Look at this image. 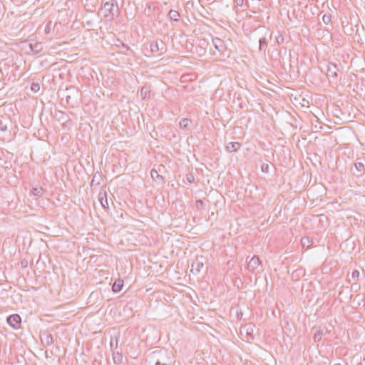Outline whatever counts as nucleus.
<instances>
[{
	"instance_id": "f257e3e1",
	"label": "nucleus",
	"mask_w": 365,
	"mask_h": 365,
	"mask_svg": "<svg viewBox=\"0 0 365 365\" xmlns=\"http://www.w3.org/2000/svg\"><path fill=\"white\" fill-rule=\"evenodd\" d=\"M150 365H174L173 356L165 349L151 352L147 359Z\"/></svg>"
},
{
	"instance_id": "f03ea898",
	"label": "nucleus",
	"mask_w": 365,
	"mask_h": 365,
	"mask_svg": "<svg viewBox=\"0 0 365 365\" xmlns=\"http://www.w3.org/2000/svg\"><path fill=\"white\" fill-rule=\"evenodd\" d=\"M115 11H118V6L116 1H114L112 0L111 1H107L104 4L103 7L102 9L105 12V16L106 17H110V19H112L115 15Z\"/></svg>"
},
{
	"instance_id": "7ed1b4c3",
	"label": "nucleus",
	"mask_w": 365,
	"mask_h": 365,
	"mask_svg": "<svg viewBox=\"0 0 365 365\" xmlns=\"http://www.w3.org/2000/svg\"><path fill=\"white\" fill-rule=\"evenodd\" d=\"M150 47L152 53L160 51L163 53L166 51V45L163 41H153L150 43Z\"/></svg>"
},
{
	"instance_id": "20e7f679",
	"label": "nucleus",
	"mask_w": 365,
	"mask_h": 365,
	"mask_svg": "<svg viewBox=\"0 0 365 365\" xmlns=\"http://www.w3.org/2000/svg\"><path fill=\"white\" fill-rule=\"evenodd\" d=\"M339 71L337 66L334 63L329 62L327 66V76L328 78L336 79L338 76V71Z\"/></svg>"
},
{
	"instance_id": "39448f33",
	"label": "nucleus",
	"mask_w": 365,
	"mask_h": 365,
	"mask_svg": "<svg viewBox=\"0 0 365 365\" xmlns=\"http://www.w3.org/2000/svg\"><path fill=\"white\" fill-rule=\"evenodd\" d=\"M7 322L11 327L16 329L20 326L21 318L17 314H12L7 318Z\"/></svg>"
},
{
	"instance_id": "423d86ee",
	"label": "nucleus",
	"mask_w": 365,
	"mask_h": 365,
	"mask_svg": "<svg viewBox=\"0 0 365 365\" xmlns=\"http://www.w3.org/2000/svg\"><path fill=\"white\" fill-rule=\"evenodd\" d=\"M255 330V325L252 323H249L242 326L240 328V334L243 335L244 334L250 339H253V333Z\"/></svg>"
},
{
	"instance_id": "0eeeda50",
	"label": "nucleus",
	"mask_w": 365,
	"mask_h": 365,
	"mask_svg": "<svg viewBox=\"0 0 365 365\" xmlns=\"http://www.w3.org/2000/svg\"><path fill=\"white\" fill-rule=\"evenodd\" d=\"M98 201L100 202L101 207L106 210L108 209L109 205L107 197L106 192H100L98 194Z\"/></svg>"
},
{
	"instance_id": "6e6552de",
	"label": "nucleus",
	"mask_w": 365,
	"mask_h": 365,
	"mask_svg": "<svg viewBox=\"0 0 365 365\" xmlns=\"http://www.w3.org/2000/svg\"><path fill=\"white\" fill-rule=\"evenodd\" d=\"M203 267V262L200 260L198 258L196 259L195 262H192L191 265V272L194 274H197Z\"/></svg>"
},
{
	"instance_id": "1a4fd4ad",
	"label": "nucleus",
	"mask_w": 365,
	"mask_h": 365,
	"mask_svg": "<svg viewBox=\"0 0 365 365\" xmlns=\"http://www.w3.org/2000/svg\"><path fill=\"white\" fill-rule=\"evenodd\" d=\"M212 44L215 48L220 53H222L225 48V44L222 39L219 38H215L212 40Z\"/></svg>"
},
{
	"instance_id": "9d476101",
	"label": "nucleus",
	"mask_w": 365,
	"mask_h": 365,
	"mask_svg": "<svg viewBox=\"0 0 365 365\" xmlns=\"http://www.w3.org/2000/svg\"><path fill=\"white\" fill-rule=\"evenodd\" d=\"M43 48V43L36 42L34 43H29V48L34 54L39 53Z\"/></svg>"
},
{
	"instance_id": "9b49d317",
	"label": "nucleus",
	"mask_w": 365,
	"mask_h": 365,
	"mask_svg": "<svg viewBox=\"0 0 365 365\" xmlns=\"http://www.w3.org/2000/svg\"><path fill=\"white\" fill-rule=\"evenodd\" d=\"M259 264L260 260L259 257L254 256L250 259L248 263V267L252 270V272H254V270H255L259 267Z\"/></svg>"
},
{
	"instance_id": "f8f14e48",
	"label": "nucleus",
	"mask_w": 365,
	"mask_h": 365,
	"mask_svg": "<svg viewBox=\"0 0 365 365\" xmlns=\"http://www.w3.org/2000/svg\"><path fill=\"white\" fill-rule=\"evenodd\" d=\"M241 147V144L237 142H230L226 146L227 152H235L237 151Z\"/></svg>"
},
{
	"instance_id": "ddd939ff",
	"label": "nucleus",
	"mask_w": 365,
	"mask_h": 365,
	"mask_svg": "<svg viewBox=\"0 0 365 365\" xmlns=\"http://www.w3.org/2000/svg\"><path fill=\"white\" fill-rule=\"evenodd\" d=\"M123 284V280L118 279L115 280V282L113 283L112 286V290L113 291V292L118 293L122 290Z\"/></svg>"
},
{
	"instance_id": "4468645a",
	"label": "nucleus",
	"mask_w": 365,
	"mask_h": 365,
	"mask_svg": "<svg viewBox=\"0 0 365 365\" xmlns=\"http://www.w3.org/2000/svg\"><path fill=\"white\" fill-rule=\"evenodd\" d=\"M150 175L153 180L158 183H162L164 181L163 176L158 174V171L154 169L151 170Z\"/></svg>"
},
{
	"instance_id": "2eb2a0df",
	"label": "nucleus",
	"mask_w": 365,
	"mask_h": 365,
	"mask_svg": "<svg viewBox=\"0 0 365 365\" xmlns=\"http://www.w3.org/2000/svg\"><path fill=\"white\" fill-rule=\"evenodd\" d=\"M102 180V175L99 173H96L93 176L91 182V187L94 185H98Z\"/></svg>"
},
{
	"instance_id": "dca6fc26",
	"label": "nucleus",
	"mask_w": 365,
	"mask_h": 365,
	"mask_svg": "<svg viewBox=\"0 0 365 365\" xmlns=\"http://www.w3.org/2000/svg\"><path fill=\"white\" fill-rule=\"evenodd\" d=\"M168 16L171 20L178 21L180 17V14L178 11L170 10L168 13Z\"/></svg>"
},
{
	"instance_id": "f3484780",
	"label": "nucleus",
	"mask_w": 365,
	"mask_h": 365,
	"mask_svg": "<svg viewBox=\"0 0 365 365\" xmlns=\"http://www.w3.org/2000/svg\"><path fill=\"white\" fill-rule=\"evenodd\" d=\"M191 120L188 118H183L180 121V126L182 129H187L190 127Z\"/></svg>"
},
{
	"instance_id": "a211bd4d",
	"label": "nucleus",
	"mask_w": 365,
	"mask_h": 365,
	"mask_svg": "<svg viewBox=\"0 0 365 365\" xmlns=\"http://www.w3.org/2000/svg\"><path fill=\"white\" fill-rule=\"evenodd\" d=\"M312 242V240L307 237H302L301 240V243L303 247L309 248L311 246Z\"/></svg>"
},
{
	"instance_id": "6ab92c4d",
	"label": "nucleus",
	"mask_w": 365,
	"mask_h": 365,
	"mask_svg": "<svg viewBox=\"0 0 365 365\" xmlns=\"http://www.w3.org/2000/svg\"><path fill=\"white\" fill-rule=\"evenodd\" d=\"M32 193L35 195V196H38V197H41L43 195V190L42 187H33L32 188Z\"/></svg>"
},
{
	"instance_id": "aec40b11",
	"label": "nucleus",
	"mask_w": 365,
	"mask_h": 365,
	"mask_svg": "<svg viewBox=\"0 0 365 365\" xmlns=\"http://www.w3.org/2000/svg\"><path fill=\"white\" fill-rule=\"evenodd\" d=\"M322 20L324 24L328 25L331 21V14H324L322 17Z\"/></svg>"
},
{
	"instance_id": "412c9836",
	"label": "nucleus",
	"mask_w": 365,
	"mask_h": 365,
	"mask_svg": "<svg viewBox=\"0 0 365 365\" xmlns=\"http://www.w3.org/2000/svg\"><path fill=\"white\" fill-rule=\"evenodd\" d=\"M324 334V331L322 329L318 330L314 336V339L316 341H319Z\"/></svg>"
},
{
	"instance_id": "4be33fe9",
	"label": "nucleus",
	"mask_w": 365,
	"mask_h": 365,
	"mask_svg": "<svg viewBox=\"0 0 365 365\" xmlns=\"http://www.w3.org/2000/svg\"><path fill=\"white\" fill-rule=\"evenodd\" d=\"M259 50L260 51L263 50L264 46H267V44L266 38L264 37L260 38L259 39Z\"/></svg>"
},
{
	"instance_id": "5701e85b",
	"label": "nucleus",
	"mask_w": 365,
	"mask_h": 365,
	"mask_svg": "<svg viewBox=\"0 0 365 365\" xmlns=\"http://www.w3.org/2000/svg\"><path fill=\"white\" fill-rule=\"evenodd\" d=\"M355 168L359 171V172H362L364 171L365 167H364V164L363 163H361V162H358L356 163H355Z\"/></svg>"
},
{
	"instance_id": "b1692460",
	"label": "nucleus",
	"mask_w": 365,
	"mask_h": 365,
	"mask_svg": "<svg viewBox=\"0 0 365 365\" xmlns=\"http://www.w3.org/2000/svg\"><path fill=\"white\" fill-rule=\"evenodd\" d=\"M261 170L262 173H268L269 172V165L267 163H263L261 166Z\"/></svg>"
},
{
	"instance_id": "393cba45",
	"label": "nucleus",
	"mask_w": 365,
	"mask_h": 365,
	"mask_svg": "<svg viewBox=\"0 0 365 365\" xmlns=\"http://www.w3.org/2000/svg\"><path fill=\"white\" fill-rule=\"evenodd\" d=\"M186 180L190 183H192L195 181V176L192 173H188L186 175Z\"/></svg>"
},
{
	"instance_id": "a878e982",
	"label": "nucleus",
	"mask_w": 365,
	"mask_h": 365,
	"mask_svg": "<svg viewBox=\"0 0 365 365\" xmlns=\"http://www.w3.org/2000/svg\"><path fill=\"white\" fill-rule=\"evenodd\" d=\"M276 41L278 44H282L284 42V38L282 34H280L278 36H277Z\"/></svg>"
},
{
	"instance_id": "bb28decb",
	"label": "nucleus",
	"mask_w": 365,
	"mask_h": 365,
	"mask_svg": "<svg viewBox=\"0 0 365 365\" xmlns=\"http://www.w3.org/2000/svg\"><path fill=\"white\" fill-rule=\"evenodd\" d=\"M39 89H40V86H39L38 83H33L31 85V90L34 92L36 93V92H38L39 91Z\"/></svg>"
},
{
	"instance_id": "cd10ccee",
	"label": "nucleus",
	"mask_w": 365,
	"mask_h": 365,
	"mask_svg": "<svg viewBox=\"0 0 365 365\" xmlns=\"http://www.w3.org/2000/svg\"><path fill=\"white\" fill-rule=\"evenodd\" d=\"M46 342L47 345H50V344H53V337L51 334L47 335L46 336Z\"/></svg>"
},
{
	"instance_id": "c85d7f7f",
	"label": "nucleus",
	"mask_w": 365,
	"mask_h": 365,
	"mask_svg": "<svg viewBox=\"0 0 365 365\" xmlns=\"http://www.w3.org/2000/svg\"><path fill=\"white\" fill-rule=\"evenodd\" d=\"M359 272L358 270H354L352 274L351 277L354 279L358 280L359 277Z\"/></svg>"
},
{
	"instance_id": "c756f323",
	"label": "nucleus",
	"mask_w": 365,
	"mask_h": 365,
	"mask_svg": "<svg viewBox=\"0 0 365 365\" xmlns=\"http://www.w3.org/2000/svg\"><path fill=\"white\" fill-rule=\"evenodd\" d=\"M6 129H7L6 125H4L1 120H0V130L4 131Z\"/></svg>"
},
{
	"instance_id": "7c9ffc66",
	"label": "nucleus",
	"mask_w": 365,
	"mask_h": 365,
	"mask_svg": "<svg viewBox=\"0 0 365 365\" xmlns=\"http://www.w3.org/2000/svg\"><path fill=\"white\" fill-rule=\"evenodd\" d=\"M339 113H341V115H344V113L338 108H336L335 109V112H334V115L338 117V118H340L339 116Z\"/></svg>"
},
{
	"instance_id": "2f4dec72",
	"label": "nucleus",
	"mask_w": 365,
	"mask_h": 365,
	"mask_svg": "<svg viewBox=\"0 0 365 365\" xmlns=\"http://www.w3.org/2000/svg\"><path fill=\"white\" fill-rule=\"evenodd\" d=\"M51 25V22H48V24L46 25V28H45V31L46 33H48L50 31V26Z\"/></svg>"
},
{
	"instance_id": "473e14b6",
	"label": "nucleus",
	"mask_w": 365,
	"mask_h": 365,
	"mask_svg": "<svg viewBox=\"0 0 365 365\" xmlns=\"http://www.w3.org/2000/svg\"><path fill=\"white\" fill-rule=\"evenodd\" d=\"M143 92H144L145 94H146L147 93H148V92H149V91H148V88H147V87L143 86V87L141 88V93H143Z\"/></svg>"
},
{
	"instance_id": "72a5a7b5",
	"label": "nucleus",
	"mask_w": 365,
	"mask_h": 365,
	"mask_svg": "<svg viewBox=\"0 0 365 365\" xmlns=\"http://www.w3.org/2000/svg\"><path fill=\"white\" fill-rule=\"evenodd\" d=\"M359 284H356V283L353 284L351 285V289H357V288H359Z\"/></svg>"
},
{
	"instance_id": "f704fd0d",
	"label": "nucleus",
	"mask_w": 365,
	"mask_h": 365,
	"mask_svg": "<svg viewBox=\"0 0 365 365\" xmlns=\"http://www.w3.org/2000/svg\"><path fill=\"white\" fill-rule=\"evenodd\" d=\"M21 266L26 267L27 266V261H21Z\"/></svg>"
},
{
	"instance_id": "c9c22d12",
	"label": "nucleus",
	"mask_w": 365,
	"mask_h": 365,
	"mask_svg": "<svg viewBox=\"0 0 365 365\" xmlns=\"http://www.w3.org/2000/svg\"><path fill=\"white\" fill-rule=\"evenodd\" d=\"M71 98V97L70 96H67L66 97V102H67L68 103H70Z\"/></svg>"
},
{
	"instance_id": "e433bc0d",
	"label": "nucleus",
	"mask_w": 365,
	"mask_h": 365,
	"mask_svg": "<svg viewBox=\"0 0 365 365\" xmlns=\"http://www.w3.org/2000/svg\"><path fill=\"white\" fill-rule=\"evenodd\" d=\"M196 202L201 205L203 203V202L200 200H197Z\"/></svg>"
},
{
	"instance_id": "4c0bfd02",
	"label": "nucleus",
	"mask_w": 365,
	"mask_h": 365,
	"mask_svg": "<svg viewBox=\"0 0 365 365\" xmlns=\"http://www.w3.org/2000/svg\"><path fill=\"white\" fill-rule=\"evenodd\" d=\"M201 51H203L204 53L205 52V49H202V47L200 48V50H199V52H201Z\"/></svg>"
},
{
	"instance_id": "58836bf2",
	"label": "nucleus",
	"mask_w": 365,
	"mask_h": 365,
	"mask_svg": "<svg viewBox=\"0 0 365 365\" xmlns=\"http://www.w3.org/2000/svg\"><path fill=\"white\" fill-rule=\"evenodd\" d=\"M201 51H203L204 53L205 52V49H202V47L200 48V50H199V52H201Z\"/></svg>"
},
{
	"instance_id": "ea45409f",
	"label": "nucleus",
	"mask_w": 365,
	"mask_h": 365,
	"mask_svg": "<svg viewBox=\"0 0 365 365\" xmlns=\"http://www.w3.org/2000/svg\"><path fill=\"white\" fill-rule=\"evenodd\" d=\"M334 365H341V364H335Z\"/></svg>"
}]
</instances>
